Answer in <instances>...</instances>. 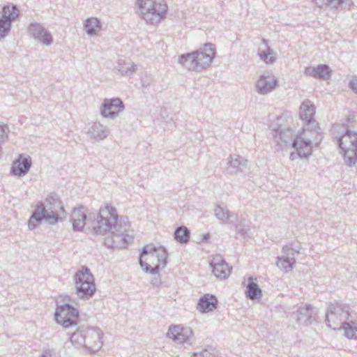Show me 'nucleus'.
I'll use <instances>...</instances> for the list:
<instances>
[{"mask_svg": "<svg viewBox=\"0 0 357 357\" xmlns=\"http://www.w3.org/2000/svg\"><path fill=\"white\" fill-rule=\"evenodd\" d=\"M93 231L97 235H108L104 244L109 248H126L133 240V230L125 216H119L116 208L106 205L101 207L91 222Z\"/></svg>", "mask_w": 357, "mask_h": 357, "instance_id": "1", "label": "nucleus"}, {"mask_svg": "<svg viewBox=\"0 0 357 357\" xmlns=\"http://www.w3.org/2000/svg\"><path fill=\"white\" fill-rule=\"evenodd\" d=\"M215 54L214 45L206 43L196 51L180 55L178 63L188 70L201 72L211 65Z\"/></svg>", "mask_w": 357, "mask_h": 357, "instance_id": "2", "label": "nucleus"}, {"mask_svg": "<svg viewBox=\"0 0 357 357\" xmlns=\"http://www.w3.org/2000/svg\"><path fill=\"white\" fill-rule=\"evenodd\" d=\"M167 257L168 253L165 248L146 245L142 250L139 262L145 272L157 275L160 268L166 266Z\"/></svg>", "mask_w": 357, "mask_h": 357, "instance_id": "3", "label": "nucleus"}, {"mask_svg": "<svg viewBox=\"0 0 357 357\" xmlns=\"http://www.w3.org/2000/svg\"><path fill=\"white\" fill-rule=\"evenodd\" d=\"M137 4L143 19L151 24L160 22L167 10L164 0H137Z\"/></svg>", "mask_w": 357, "mask_h": 357, "instance_id": "4", "label": "nucleus"}, {"mask_svg": "<svg viewBox=\"0 0 357 357\" xmlns=\"http://www.w3.org/2000/svg\"><path fill=\"white\" fill-rule=\"evenodd\" d=\"M75 290L77 296L83 300H89L96 290L93 275L86 266H82L75 276Z\"/></svg>", "mask_w": 357, "mask_h": 357, "instance_id": "5", "label": "nucleus"}, {"mask_svg": "<svg viewBox=\"0 0 357 357\" xmlns=\"http://www.w3.org/2000/svg\"><path fill=\"white\" fill-rule=\"evenodd\" d=\"M337 142L344 155V163L349 167L355 165L357 162V132L347 129Z\"/></svg>", "mask_w": 357, "mask_h": 357, "instance_id": "6", "label": "nucleus"}, {"mask_svg": "<svg viewBox=\"0 0 357 357\" xmlns=\"http://www.w3.org/2000/svg\"><path fill=\"white\" fill-rule=\"evenodd\" d=\"M349 316V307L340 303H331L326 315V323L329 328L335 330Z\"/></svg>", "mask_w": 357, "mask_h": 357, "instance_id": "7", "label": "nucleus"}, {"mask_svg": "<svg viewBox=\"0 0 357 357\" xmlns=\"http://www.w3.org/2000/svg\"><path fill=\"white\" fill-rule=\"evenodd\" d=\"M54 317L57 324L68 328L77 324L79 311L69 304H63L56 307Z\"/></svg>", "mask_w": 357, "mask_h": 357, "instance_id": "8", "label": "nucleus"}, {"mask_svg": "<svg viewBox=\"0 0 357 357\" xmlns=\"http://www.w3.org/2000/svg\"><path fill=\"white\" fill-rule=\"evenodd\" d=\"M37 207L43 210V215H47L50 217L52 215L55 216L56 222L61 220L59 218L60 213L66 214L62 202L60 200L59 197L56 193H51L49 195L45 202L43 203L40 202L37 205Z\"/></svg>", "mask_w": 357, "mask_h": 357, "instance_id": "9", "label": "nucleus"}, {"mask_svg": "<svg viewBox=\"0 0 357 357\" xmlns=\"http://www.w3.org/2000/svg\"><path fill=\"white\" fill-rule=\"evenodd\" d=\"M167 336L177 344L191 345L195 342L192 330L183 325H171Z\"/></svg>", "mask_w": 357, "mask_h": 357, "instance_id": "10", "label": "nucleus"}, {"mask_svg": "<svg viewBox=\"0 0 357 357\" xmlns=\"http://www.w3.org/2000/svg\"><path fill=\"white\" fill-rule=\"evenodd\" d=\"M19 15V10L15 6H5L0 17V40L6 37L11 28V23Z\"/></svg>", "mask_w": 357, "mask_h": 357, "instance_id": "11", "label": "nucleus"}, {"mask_svg": "<svg viewBox=\"0 0 357 357\" xmlns=\"http://www.w3.org/2000/svg\"><path fill=\"white\" fill-rule=\"evenodd\" d=\"M124 109L125 105L120 98H105L100 107V113L103 118L114 119Z\"/></svg>", "mask_w": 357, "mask_h": 357, "instance_id": "12", "label": "nucleus"}, {"mask_svg": "<svg viewBox=\"0 0 357 357\" xmlns=\"http://www.w3.org/2000/svg\"><path fill=\"white\" fill-rule=\"evenodd\" d=\"M282 256L277 257L276 265L285 273H289L295 266V255L299 254V248H294L289 245H285L282 248Z\"/></svg>", "mask_w": 357, "mask_h": 357, "instance_id": "13", "label": "nucleus"}, {"mask_svg": "<svg viewBox=\"0 0 357 357\" xmlns=\"http://www.w3.org/2000/svg\"><path fill=\"white\" fill-rule=\"evenodd\" d=\"M102 335V332L97 327L84 328L85 348L91 353L98 351L103 344Z\"/></svg>", "mask_w": 357, "mask_h": 357, "instance_id": "14", "label": "nucleus"}, {"mask_svg": "<svg viewBox=\"0 0 357 357\" xmlns=\"http://www.w3.org/2000/svg\"><path fill=\"white\" fill-rule=\"evenodd\" d=\"M278 85V79L271 73H264L256 82L255 87L258 93L266 95L273 91Z\"/></svg>", "mask_w": 357, "mask_h": 357, "instance_id": "15", "label": "nucleus"}, {"mask_svg": "<svg viewBox=\"0 0 357 357\" xmlns=\"http://www.w3.org/2000/svg\"><path fill=\"white\" fill-rule=\"evenodd\" d=\"M28 32L35 40L47 46L53 42L52 34L39 23H31L28 27Z\"/></svg>", "mask_w": 357, "mask_h": 357, "instance_id": "16", "label": "nucleus"}, {"mask_svg": "<svg viewBox=\"0 0 357 357\" xmlns=\"http://www.w3.org/2000/svg\"><path fill=\"white\" fill-rule=\"evenodd\" d=\"M210 266L217 278L226 279L230 275L231 269L220 255H216L210 261Z\"/></svg>", "mask_w": 357, "mask_h": 357, "instance_id": "17", "label": "nucleus"}, {"mask_svg": "<svg viewBox=\"0 0 357 357\" xmlns=\"http://www.w3.org/2000/svg\"><path fill=\"white\" fill-rule=\"evenodd\" d=\"M317 312L315 308L311 305H306L305 307H300L296 312L292 314L294 319L297 322L303 325H310L315 320L314 316Z\"/></svg>", "mask_w": 357, "mask_h": 357, "instance_id": "18", "label": "nucleus"}, {"mask_svg": "<svg viewBox=\"0 0 357 357\" xmlns=\"http://www.w3.org/2000/svg\"><path fill=\"white\" fill-rule=\"evenodd\" d=\"M293 148L300 154V158H308L312 151V145L307 137L296 135L291 143Z\"/></svg>", "mask_w": 357, "mask_h": 357, "instance_id": "19", "label": "nucleus"}, {"mask_svg": "<svg viewBox=\"0 0 357 357\" xmlns=\"http://www.w3.org/2000/svg\"><path fill=\"white\" fill-rule=\"evenodd\" d=\"M137 70V66L130 59L120 58L114 68V72L116 75H120L124 77H130Z\"/></svg>", "mask_w": 357, "mask_h": 357, "instance_id": "20", "label": "nucleus"}, {"mask_svg": "<svg viewBox=\"0 0 357 357\" xmlns=\"http://www.w3.org/2000/svg\"><path fill=\"white\" fill-rule=\"evenodd\" d=\"M32 162L29 156L24 157L22 155L15 160L11 167L10 172L19 177L24 176L30 169Z\"/></svg>", "mask_w": 357, "mask_h": 357, "instance_id": "21", "label": "nucleus"}, {"mask_svg": "<svg viewBox=\"0 0 357 357\" xmlns=\"http://www.w3.org/2000/svg\"><path fill=\"white\" fill-rule=\"evenodd\" d=\"M320 130L317 122L315 123L314 126H312V123L305 124L303 132L298 135L299 137H307L310 141V144L317 146L322 139Z\"/></svg>", "mask_w": 357, "mask_h": 357, "instance_id": "22", "label": "nucleus"}, {"mask_svg": "<svg viewBox=\"0 0 357 357\" xmlns=\"http://www.w3.org/2000/svg\"><path fill=\"white\" fill-rule=\"evenodd\" d=\"M109 133V129L98 121L93 122L88 130L90 139L99 142L105 139Z\"/></svg>", "mask_w": 357, "mask_h": 357, "instance_id": "23", "label": "nucleus"}, {"mask_svg": "<svg viewBox=\"0 0 357 357\" xmlns=\"http://www.w3.org/2000/svg\"><path fill=\"white\" fill-rule=\"evenodd\" d=\"M248 165V160L240 155H236L235 158L230 156L227 161V167L226 172L229 174H236L243 172Z\"/></svg>", "mask_w": 357, "mask_h": 357, "instance_id": "24", "label": "nucleus"}, {"mask_svg": "<svg viewBox=\"0 0 357 357\" xmlns=\"http://www.w3.org/2000/svg\"><path fill=\"white\" fill-rule=\"evenodd\" d=\"M86 220V210L83 206L75 208L70 215V222L75 231H82Z\"/></svg>", "mask_w": 357, "mask_h": 357, "instance_id": "25", "label": "nucleus"}, {"mask_svg": "<svg viewBox=\"0 0 357 357\" xmlns=\"http://www.w3.org/2000/svg\"><path fill=\"white\" fill-rule=\"evenodd\" d=\"M305 74L319 79L326 80L331 77V70L328 66L319 64L316 67H306Z\"/></svg>", "mask_w": 357, "mask_h": 357, "instance_id": "26", "label": "nucleus"}, {"mask_svg": "<svg viewBox=\"0 0 357 357\" xmlns=\"http://www.w3.org/2000/svg\"><path fill=\"white\" fill-rule=\"evenodd\" d=\"M294 130L290 127L280 126L274 130L273 137L275 141L280 144H291L295 137Z\"/></svg>", "mask_w": 357, "mask_h": 357, "instance_id": "27", "label": "nucleus"}, {"mask_svg": "<svg viewBox=\"0 0 357 357\" xmlns=\"http://www.w3.org/2000/svg\"><path fill=\"white\" fill-rule=\"evenodd\" d=\"M315 114V107L310 100H305L302 102L300 106V118L303 121L305 124L312 123V126L315 125L317 122L314 119V115Z\"/></svg>", "mask_w": 357, "mask_h": 357, "instance_id": "28", "label": "nucleus"}, {"mask_svg": "<svg viewBox=\"0 0 357 357\" xmlns=\"http://www.w3.org/2000/svg\"><path fill=\"white\" fill-rule=\"evenodd\" d=\"M217 305V298L213 294H206L199 298L197 309L202 313H206L216 309Z\"/></svg>", "mask_w": 357, "mask_h": 357, "instance_id": "29", "label": "nucleus"}, {"mask_svg": "<svg viewBox=\"0 0 357 357\" xmlns=\"http://www.w3.org/2000/svg\"><path fill=\"white\" fill-rule=\"evenodd\" d=\"M43 220H45L49 222L51 225H54L56 223V220L55 219V216L51 215L49 216L47 215H45L43 214V210L41 208H38L36 206V208L32 215L30 217L29 220V227L30 229H33L36 227L38 224L40 222Z\"/></svg>", "mask_w": 357, "mask_h": 357, "instance_id": "30", "label": "nucleus"}, {"mask_svg": "<svg viewBox=\"0 0 357 357\" xmlns=\"http://www.w3.org/2000/svg\"><path fill=\"white\" fill-rule=\"evenodd\" d=\"M257 278H255L256 280ZM252 277L248 278V284L246 287L245 294L246 296L250 299H256L261 296V290L258 284L255 283Z\"/></svg>", "mask_w": 357, "mask_h": 357, "instance_id": "31", "label": "nucleus"}, {"mask_svg": "<svg viewBox=\"0 0 357 357\" xmlns=\"http://www.w3.org/2000/svg\"><path fill=\"white\" fill-rule=\"evenodd\" d=\"M84 29L88 35L95 36L100 29V22L96 17H90L85 21Z\"/></svg>", "mask_w": 357, "mask_h": 357, "instance_id": "32", "label": "nucleus"}, {"mask_svg": "<svg viewBox=\"0 0 357 357\" xmlns=\"http://www.w3.org/2000/svg\"><path fill=\"white\" fill-rule=\"evenodd\" d=\"M70 342L76 348L85 347L84 328L78 329L70 337Z\"/></svg>", "mask_w": 357, "mask_h": 357, "instance_id": "33", "label": "nucleus"}, {"mask_svg": "<svg viewBox=\"0 0 357 357\" xmlns=\"http://www.w3.org/2000/svg\"><path fill=\"white\" fill-rule=\"evenodd\" d=\"M341 328L344 331V335L349 339H357V323L351 321H344Z\"/></svg>", "mask_w": 357, "mask_h": 357, "instance_id": "34", "label": "nucleus"}, {"mask_svg": "<svg viewBox=\"0 0 357 357\" xmlns=\"http://www.w3.org/2000/svg\"><path fill=\"white\" fill-rule=\"evenodd\" d=\"M214 214L221 224H227L230 217L227 208L217 205L214 209Z\"/></svg>", "mask_w": 357, "mask_h": 357, "instance_id": "35", "label": "nucleus"}, {"mask_svg": "<svg viewBox=\"0 0 357 357\" xmlns=\"http://www.w3.org/2000/svg\"><path fill=\"white\" fill-rule=\"evenodd\" d=\"M190 234V230L186 227H180L174 231V238L180 243H185L189 241Z\"/></svg>", "mask_w": 357, "mask_h": 357, "instance_id": "36", "label": "nucleus"}, {"mask_svg": "<svg viewBox=\"0 0 357 357\" xmlns=\"http://www.w3.org/2000/svg\"><path fill=\"white\" fill-rule=\"evenodd\" d=\"M258 54L260 59L266 63H273L275 61L273 51L268 47H267V53L265 51H261Z\"/></svg>", "mask_w": 357, "mask_h": 357, "instance_id": "37", "label": "nucleus"}, {"mask_svg": "<svg viewBox=\"0 0 357 357\" xmlns=\"http://www.w3.org/2000/svg\"><path fill=\"white\" fill-rule=\"evenodd\" d=\"M351 0H328L327 7H330L333 9H337L343 3H349Z\"/></svg>", "mask_w": 357, "mask_h": 357, "instance_id": "38", "label": "nucleus"}, {"mask_svg": "<svg viewBox=\"0 0 357 357\" xmlns=\"http://www.w3.org/2000/svg\"><path fill=\"white\" fill-rule=\"evenodd\" d=\"M8 127L7 126H0V142H3L7 138Z\"/></svg>", "mask_w": 357, "mask_h": 357, "instance_id": "39", "label": "nucleus"}, {"mask_svg": "<svg viewBox=\"0 0 357 357\" xmlns=\"http://www.w3.org/2000/svg\"><path fill=\"white\" fill-rule=\"evenodd\" d=\"M314 3L320 8L327 7L328 0H313Z\"/></svg>", "mask_w": 357, "mask_h": 357, "instance_id": "40", "label": "nucleus"}, {"mask_svg": "<svg viewBox=\"0 0 357 357\" xmlns=\"http://www.w3.org/2000/svg\"><path fill=\"white\" fill-rule=\"evenodd\" d=\"M155 275L154 278L151 280V284L153 286L158 287L162 283L161 279H160L158 273L157 275Z\"/></svg>", "mask_w": 357, "mask_h": 357, "instance_id": "41", "label": "nucleus"}, {"mask_svg": "<svg viewBox=\"0 0 357 357\" xmlns=\"http://www.w3.org/2000/svg\"><path fill=\"white\" fill-rule=\"evenodd\" d=\"M349 87L357 93V79H353L349 82Z\"/></svg>", "mask_w": 357, "mask_h": 357, "instance_id": "42", "label": "nucleus"}, {"mask_svg": "<svg viewBox=\"0 0 357 357\" xmlns=\"http://www.w3.org/2000/svg\"><path fill=\"white\" fill-rule=\"evenodd\" d=\"M194 356L195 357H209V354L206 351H204L199 353H195Z\"/></svg>", "mask_w": 357, "mask_h": 357, "instance_id": "43", "label": "nucleus"}, {"mask_svg": "<svg viewBox=\"0 0 357 357\" xmlns=\"http://www.w3.org/2000/svg\"><path fill=\"white\" fill-rule=\"evenodd\" d=\"M298 157L300 158V154H298V151H296V153L292 152L290 154L289 159L291 160H294L296 158H298Z\"/></svg>", "mask_w": 357, "mask_h": 357, "instance_id": "44", "label": "nucleus"}, {"mask_svg": "<svg viewBox=\"0 0 357 357\" xmlns=\"http://www.w3.org/2000/svg\"><path fill=\"white\" fill-rule=\"evenodd\" d=\"M209 238V234H206L204 235V240H206Z\"/></svg>", "mask_w": 357, "mask_h": 357, "instance_id": "45", "label": "nucleus"}, {"mask_svg": "<svg viewBox=\"0 0 357 357\" xmlns=\"http://www.w3.org/2000/svg\"><path fill=\"white\" fill-rule=\"evenodd\" d=\"M40 357H47V356H46V355H45V354H43V355H42V356H40Z\"/></svg>", "mask_w": 357, "mask_h": 357, "instance_id": "46", "label": "nucleus"}, {"mask_svg": "<svg viewBox=\"0 0 357 357\" xmlns=\"http://www.w3.org/2000/svg\"><path fill=\"white\" fill-rule=\"evenodd\" d=\"M263 42L266 44V40L264 39L263 40Z\"/></svg>", "mask_w": 357, "mask_h": 357, "instance_id": "47", "label": "nucleus"}]
</instances>
